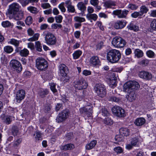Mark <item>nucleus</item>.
Masks as SVG:
<instances>
[{"instance_id": "1", "label": "nucleus", "mask_w": 156, "mask_h": 156, "mask_svg": "<svg viewBox=\"0 0 156 156\" xmlns=\"http://www.w3.org/2000/svg\"><path fill=\"white\" fill-rule=\"evenodd\" d=\"M140 87L138 83L136 81H129L124 85V90L128 94L126 96L128 101L131 102L136 99L135 90L139 89Z\"/></svg>"}, {"instance_id": "2", "label": "nucleus", "mask_w": 156, "mask_h": 156, "mask_svg": "<svg viewBox=\"0 0 156 156\" xmlns=\"http://www.w3.org/2000/svg\"><path fill=\"white\" fill-rule=\"evenodd\" d=\"M107 60L112 63L117 62L121 58L120 52L117 50L112 49L107 50Z\"/></svg>"}, {"instance_id": "3", "label": "nucleus", "mask_w": 156, "mask_h": 156, "mask_svg": "<svg viewBox=\"0 0 156 156\" xmlns=\"http://www.w3.org/2000/svg\"><path fill=\"white\" fill-rule=\"evenodd\" d=\"M48 63L44 58H38L36 60V66L39 70L42 71L46 70L48 67Z\"/></svg>"}, {"instance_id": "4", "label": "nucleus", "mask_w": 156, "mask_h": 156, "mask_svg": "<svg viewBox=\"0 0 156 156\" xmlns=\"http://www.w3.org/2000/svg\"><path fill=\"white\" fill-rule=\"evenodd\" d=\"M112 43L114 47L118 48L124 47L126 43L124 39L121 37L117 36L112 39Z\"/></svg>"}, {"instance_id": "5", "label": "nucleus", "mask_w": 156, "mask_h": 156, "mask_svg": "<svg viewBox=\"0 0 156 156\" xmlns=\"http://www.w3.org/2000/svg\"><path fill=\"white\" fill-rule=\"evenodd\" d=\"M73 83V86L75 88L79 90L86 89L88 86L86 80L82 78L75 81Z\"/></svg>"}, {"instance_id": "6", "label": "nucleus", "mask_w": 156, "mask_h": 156, "mask_svg": "<svg viewBox=\"0 0 156 156\" xmlns=\"http://www.w3.org/2000/svg\"><path fill=\"white\" fill-rule=\"evenodd\" d=\"M9 66L13 70L18 73H20L22 70V66L21 63L16 59H12L10 61Z\"/></svg>"}, {"instance_id": "7", "label": "nucleus", "mask_w": 156, "mask_h": 156, "mask_svg": "<svg viewBox=\"0 0 156 156\" xmlns=\"http://www.w3.org/2000/svg\"><path fill=\"white\" fill-rule=\"evenodd\" d=\"M45 40L46 43L49 45L56 44L57 39L54 34L50 32H48L45 35Z\"/></svg>"}, {"instance_id": "8", "label": "nucleus", "mask_w": 156, "mask_h": 156, "mask_svg": "<svg viewBox=\"0 0 156 156\" xmlns=\"http://www.w3.org/2000/svg\"><path fill=\"white\" fill-rule=\"evenodd\" d=\"M20 6L17 3H13L9 6L7 14L9 16H12L19 10Z\"/></svg>"}, {"instance_id": "9", "label": "nucleus", "mask_w": 156, "mask_h": 156, "mask_svg": "<svg viewBox=\"0 0 156 156\" xmlns=\"http://www.w3.org/2000/svg\"><path fill=\"white\" fill-rule=\"evenodd\" d=\"M94 90L100 97H103L106 94V89L103 85L101 84H96L94 87Z\"/></svg>"}, {"instance_id": "10", "label": "nucleus", "mask_w": 156, "mask_h": 156, "mask_svg": "<svg viewBox=\"0 0 156 156\" xmlns=\"http://www.w3.org/2000/svg\"><path fill=\"white\" fill-rule=\"evenodd\" d=\"M69 111L68 109H66L59 113L56 119V122L60 123L64 121L69 116Z\"/></svg>"}, {"instance_id": "11", "label": "nucleus", "mask_w": 156, "mask_h": 156, "mask_svg": "<svg viewBox=\"0 0 156 156\" xmlns=\"http://www.w3.org/2000/svg\"><path fill=\"white\" fill-rule=\"evenodd\" d=\"M112 113L117 117H124L126 115L124 110L119 106H114L112 108Z\"/></svg>"}, {"instance_id": "12", "label": "nucleus", "mask_w": 156, "mask_h": 156, "mask_svg": "<svg viewBox=\"0 0 156 156\" xmlns=\"http://www.w3.org/2000/svg\"><path fill=\"white\" fill-rule=\"evenodd\" d=\"M80 113L83 116L90 117L92 112V108L91 106H87L81 108L80 109Z\"/></svg>"}, {"instance_id": "13", "label": "nucleus", "mask_w": 156, "mask_h": 156, "mask_svg": "<svg viewBox=\"0 0 156 156\" xmlns=\"http://www.w3.org/2000/svg\"><path fill=\"white\" fill-rule=\"evenodd\" d=\"M129 12V11L127 10H122L121 9H118L114 11L112 14L117 16L119 18H123L126 17Z\"/></svg>"}, {"instance_id": "14", "label": "nucleus", "mask_w": 156, "mask_h": 156, "mask_svg": "<svg viewBox=\"0 0 156 156\" xmlns=\"http://www.w3.org/2000/svg\"><path fill=\"white\" fill-rule=\"evenodd\" d=\"M139 76L140 78L147 80H151L153 77L151 73L145 71L140 72L139 73Z\"/></svg>"}, {"instance_id": "15", "label": "nucleus", "mask_w": 156, "mask_h": 156, "mask_svg": "<svg viewBox=\"0 0 156 156\" xmlns=\"http://www.w3.org/2000/svg\"><path fill=\"white\" fill-rule=\"evenodd\" d=\"M127 22L125 20H118L114 23V27L116 29H120L124 28L126 26Z\"/></svg>"}, {"instance_id": "16", "label": "nucleus", "mask_w": 156, "mask_h": 156, "mask_svg": "<svg viewBox=\"0 0 156 156\" xmlns=\"http://www.w3.org/2000/svg\"><path fill=\"white\" fill-rule=\"evenodd\" d=\"M25 95V91L23 90H18L16 94V102L20 103L24 99Z\"/></svg>"}, {"instance_id": "17", "label": "nucleus", "mask_w": 156, "mask_h": 156, "mask_svg": "<svg viewBox=\"0 0 156 156\" xmlns=\"http://www.w3.org/2000/svg\"><path fill=\"white\" fill-rule=\"evenodd\" d=\"M90 63L93 66L100 65L101 62L99 57L97 56H93L90 59Z\"/></svg>"}, {"instance_id": "18", "label": "nucleus", "mask_w": 156, "mask_h": 156, "mask_svg": "<svg viewBox=\"0 0 156 156\" xmlns=\"http://www.w3.org/2000/svg\"><path fill=\"white\" fill-rule=\"evenodd\" d=\"M3 122L6 125L10 124L12 121L13 117L11 115H3L1 116Z\"/></svg>"}, {"instance_id": "19", "label": "nucleus", "mask_w": 156, "mask_h": 156, "mask_svg": "<svg viewBox=\"0 0 156 156\" xmlns=\"http://www.w3.org/2000/svg\"><path fill=\"white\" fill-rule=\"evenodd\" d=\"M112 76L108 80V84L111 87L114 88L116 85L117 77L115 76V74L113 73L112 74Z\"/></svg>"}, {"instance_id": "20", "label": "nucleus", "mask_w": 156, "mask_h": 156, "mask_svg": "<svg viewBox=\"0 0 156 156\" xmlns=\"http://www.w3.org/2000/svg\"><path fill=\"white\" fill-rule=\"evenodd\" d=\"M11 17H13L14 19L16 20H21L24 17V12L22 10H19Z\"/></svg>"}, {"instance_id": "21", "label": "nucleus", "mask_w": 156, "mask_h": 156, "mask_svg": "<svg viewBox=\"0 0 156 156\" xmlns=\"http://www.w3.org/2000/svg\"><path fill=\"white\" fill-rule=\"evenodd\" d=\"M120 134L122 136H127L129 135V131L128 129L125 128H121L119 130Z\"/></svg>"}, {"instance_id": "22", "label": "nucleus", "mask_w": 156, "mask_h": 156, "mask_svg": "<svg viewBox=\"0 0 156 156\" xmlns=\"http://www.w3.org/2000/svg\"><path fill=\"white\" fill-rule=\"evenodd\" d=\"M145 119L144 118H139L136 119L134 123L137 126H141L145 123Z\"/></svg>"}, {"instance_id": "23", "label": "nucleus", "mask_w": 156, "mask_h": 156, "mask_svg": "<svg viewBox=\"0 0 156 156\" xmlns=\"http://www.w3.org/2000/svg\"><path fill=\"white\" fill-rule=\"evenodd\" d=\"M59 68L61 74H65L67 73L68 71L67 67L64 64H61L59 65Z\"/></svg>"}, {"instance_id": "24", "label": "nucleus", "mask_w": 156, "mask_h": 156, "mask_svg": "<svg viewBox=\"0 0 156 156\" xmlns=\"http://www.w3.org/2000/svg\"><path fill=\"white\" fill-rule=\"evenodd\" d=\"M86 17L88 20H90V22H92V20H93L94 21H96L98 19V16L95 13H88L86 15Z\"/></svg>"}, {"instance_id": "25", "label": "nucleus", "mask_w": 156, "mask_h": 156, "mask_svg": "<svg viewBox=\"0 0 156 156\" xmlns=\"http://www.w3.org/2000/svg\"><path fill=\"white\" fill-rule=\"evenodd\" d=\"M78 9L80 10L81 12H84L86 10V7L83 2H80L77 5Z\"/></svg>"}, {"instance_id": "26", "label": "nucleus", "mask_w": 156, "mask_h": 156, "mask_svg": "<svg viewBox=\"0 0 156 156\" xmlns=\"http://www.w3.org/2000/svg\"><path fill=\"white\" fill-rule=\"evenodd\" d=\"M104 6L107 8H111L112 6L115 5V1L112 0H107L104 3Z\"/></svg>"}, {"instance_id": "27", "label": "nucleus", "mask_w": 156, "mask_h": 156, "mask_svg": "<svg viewBox=\"0 0 156 156\" xmlns=\"http://www.w3.org/2000/svg\"><path fill=\"white\" fill-rule=\"evenodd\" d=\"M97 142L96 140H93L89 143L87 144L86 146V149L90 150L94 148L96 145Z\"/></svg>"}, {"instance_id": "28", "label": "nucleus", "mask_w": 156, "mask_h": 156, "mask_svg": "<svg viewBox=\"0 0 156 156\" xmlns=\"http://www.w3.org/2000/svg\"><path fill=\"white\" fill-rule=\"evenodd\" d=\"M149 11L148 8L145 5H142L140 7V11H139L142 16L144 14H146Z\"/></svg>"}, {"instance_id": "29", "label": "nucleus", "mask_w": 156, "mask_h": 156, "mask_svg": "<svg viewBox=\"0 0 156 156\" xmlns=\"http://www.w3.org/2000/svg\"><path fill=\"white\" fill-rule=\"evenodd\" d=\"M75 147L74 145L71 144H66L62 147V149L65 150H70L73 149Z\"/></svg>"}, {"instance_id": "30", "label": "nucleus", "mask_w": 156, "mask_h": 156, "mask_svg": "<svg viewBox=\"0 0 156 156\" xmlns=\"http://www.w3.org/2000/svg\"><path fill=\"white\" fill-rule=\"evenodd\" d=\"M38 94L41 98H43L48 94V91L47 89H41L39 91Z\"/></svg>"}, {"instance_id": "31", "label": "nucleus", "mask_w": 156, "mask_h": 156, "mask_svg": "<svg viewBox=\"0 0 156 156\" xmlns=\"http://www.w3.org/2000/svg\"><path fill=\"white\" fill-rule=\"evenodd\" d=\"M21 42V41L12 38L10 39L9 42L10 44L14 45L15 47H17L19 46L20 43Z\"/></svg>"}, {"instance_id": "32", "label": "nucleus", "mask_w": 156, "mask_h": 156, "mask_svg": "<svg viewBox=\"0 0 156 156\" xmlns=\"http://www.w3.org/2000/svg\"><path fill=\"white\" fill-rule=\"evenodd\" d=\"M134 53L135 56L138 58L142 57L144 53L143 51L139 49H136Z\"/></svg>"}, {"instance_id": "33", "label": "nucleus", "mask_w": 156, "mask_h": 156, "mask_svg": "<svg viewBox=\"0 0 156 156\" xmlns=\"http://www.w3.org/2000/svg\"><path fill=\"white\" fill-rule=\"evenodd\" d=\"M61 75L60 80L61 81L66 82L69 81L70 78L67 75V73Z\"/></svg>"}, {"instance_id": "34", "label": "nucleus", "mask_w": 156, "mask_h": 156, "mask_svg": "<svg viewBox=\"0 0 156 156\" xmlns=\"http://www.w3.org/2000/svg\"><path fill=\"white\" fill-rule=\"evenodd\" d=\"M4 51L6 53L9 54L13 51V49L12 46L8 45L4 47Z\"/></svg>"}, {"instance_id": "35", "label": "nucleus", "mask_w": 156, "mask_h": 156, "mask_svg": "<svg viewBox=\"0 0 156 156\" xmlns=\"http://www.w3.org/2000/svg\"><path fill=\"white\" fill-rule=\"evenodd\" d=\"M2 26L4 27H12L13 26V23H11L9 21H3L2 23Z\"/></svg>"}, {"instance_id": "36", "label": "nucleus", "mask_w": 156, "mask_h": 156, "mask_svg": "<svg viewBox=\"0 0 156 156\" xmlns=\"http://www.w3.org/2000/svg\"><path fill=\"white\" fill-rule=\"evenodd\" d=\"M109 101L115 102H119L120 101V99L118 97H115L114 96H112L109 97Z\"/></svg>"}, {"instance_id": "37", "label": "nucleus", "mask_w": 156, "mask_h": 156, "mask_svg": "<svg viewBox=\"0 0 156 156\" xmlns=\"http://www.w3.org/2000/svg\"><path fill=\"white\" fill-rule=\"evenodd\" d=\"M82 51L78 50L75 51L73 54V56L74 59H78L81 55Z\"/></svg>"}, {"instance_id": "38", "label": "nucleus", "mask_w": 156, "mask_h": 156, "mask_svg": "<svg viewBox=\"0 0 156 156\" xmlns=\"http://www.w3.org/2000/svg\"><path fill=\"white\" fill-rule=\"evenodd\" d=\"M130 30H133L134 31H137L139 30V27L132 24H130L127 27Z\"/></svg>"}, {"instance_id": "39", "label": "nucleus", "mask_w": 156, "mask_h": 156, "mask_svg": "<svg viewBox=\"0 0 156 156\" xmlns=\"http://www.w3.org/2000/svg\"><path fill=\"white\" fill-rule=\"evenodd\" d=\"M29 51L27 49L24 48L20 51V52L19 54L21 56L26 57L29 54Z\"/></svg>"}, {"instance_id": "40", "label": "nucleus", "mask_w": 156, "mask_h": 156, "mask_svg": "<svg viewBox=\"0 0 156 156\" xmlns=\"http://www.w3.org/2000/svg\"><path fill=\"white\" fill-rule=\"evenodd\" d=\"M39 34L36 33L34 34L33 37L28 39V41H34L38 40L39 36Z\"/></svg>"}, {"instance_id": "41", "label": "nucleus", "mask_w": 156, "mask_h": 156, "mask_svg": "<svg viewBox=\"0 0 156 156\" xmlns=\"http://www.w3.org/2000/svg\"><path fill=\"white\" fill-rule=\"evenodd\" d=\"M104 122L106 125H111L113 124V121L110 118L108 117L104 119Z\"/></svg>"}, {"instance_id": "42", "label": "nucleus", "mask_w": 156, "mask_h": 156, "mask_svg": "<svg viewBox=\"0 0 156 156\" xmlns=\"http://www.w3.org/2000/svg\"><path fill=\"white\" fill-rule=\"evenodd\" d=\"M74 20L75 21L78 22L80 23L82 22H84L85 21V19L84 18L79 16L75 17H74Z\"/></svg>"}, {"instance_id": "43", "label": "nucleus", "mask_w": 156, "mask_h": 156, "mask_svg": "<svg viewBox=\"0 0 156 156\" xmlns=\"http://www.w3.org/2000/svg\"><path fill=\"white\" fill-rule=\"evenodd\" d=\"M128 8L132 10H136L138 8V6L133 3H130L128 6Z\"/></svg>"}, {"instance_id": "44", "label": "nucleus", "mask_w": 156, "mask_h": 156, "mask_svg": "<svg viewBox=\"0 0 156 156\" xmlns=\"http://www.w3.org/2000/svg\"><path fill=\"white\" fill-rule=\"evenodd\" d=\"M27 9L30 11L31 13H37L38 12V11L37 9L33 6H30L27 8Z\"/></svg>"}, {"instance_id": "45", "label": "nucleus", "mask_w": 156, "mask_h": 156, "mask_svg": "<svg viewBox=\"0 0 156 156\" xmlns=\"http://www.w3.org/2000/svg\"><path fill=\"white\" fill-rule=\"evenodd\" d=\"M25 22L26 24L28 25L31 24L33 22V19L31 16H28L26 18Z\"/></svg>"}, {"instance_id": "46", "label": "nucleus", "mask_w": 156, "mask_h": 156, "mask_svg": "<svg viewBox=\"0 0 156 156\" xmlns=\"http://www.w3.org/2000/svg\"><path fill=\"white\" fill-rule=\"evenodd\" d=\"M35 46L37 51L40 52L42 51V46L40 42L39 41H37L35 42Z\"/></svg>"}, {"instance_id": "47", "label": "nucleus", "mask_w": 156, "mask_h": 156, "mask_svg": "<svg viewBox=\"0 0 156 156\" xmlns=\"http://www.w3.org/2000/svg\"><path fill=\"white\" fill-rule=\"evenodd\" d=\"M19 130L17 127L16 126H13L12 128V135L16 136L18 133Z\"/></svg>"}, {"instance_id": "48", "label": "nucleus", "mask_w": 156, "mask_h": 156, "mask_svg": "<svg viewBox=\"0 0 156 156\" xmlns=\"http://www.w3.org/2000/svg\"><path fill=\"white\" fill-rule=\"evenodd\" d=\"M35 133L36 134V136L35 137L36 140H41L42 136V133L39 131H36Z\"/></svg>"}, {"instance_id": "49", "label": "nucleus", "mask_w": 156, "mask_h": 156, "mask_svg": "<svg viewBox=\"0 0 156 156\" xmlns=\"http://www.w3.org/2000/svg\"><path fill=\"white\" fill-rule=\"evenodd\" d=\"M146 54L147 56L150 58H154V53L152 51L149 50L146 52Z\"/></svg>"}, {"instance_id": "50", "label": "nucleus", "mask_w": 156, "mask_h": 156, "mask_svg": "<svg viewBox=\"0 0 156 156\" xmlns=\"http://www.w3.org/2000/svg\"><path fill=\"white\" fill-rule=\"evenodd\" d=\"M150 26L153 30H156V19H154L152 21L151 23Z\"/></svg>"}, {"instance_id": "51", "label": "nucleus", "mask_w": 156, "mask_h": 156, "mask_svg": "<svg viewBox=\"0 0 156 156\" xmlns=\"http://www.w3.org/2000/svg\"><path fill=\"white\" fill-rule=\"evenodd\" d=\"M149 60L145 58L142 59L140 62V65H142L143 66H145L147 65L149 63Z\"/></svg>"}, {"instance_id": "52", "label": "nucleus", "mask_w": 156, "mask_h": 156, "mask_svg": "<svg viewBox=\"0 0 156 156\" xmlns=\"http://www.w3.org/2000/svg\"><path fill=\"white\" fill-rule=\"evenodd\" d=\"M50 89L54 93L56 92L57 90L55 88V84L53 83H50Z\"/></svg>"}, {"instance_id": "53", "label": "nucleus", "mask_w": 156, "mask_h": 156, "mask_svg": "<svg viewBox=\"0 0 156 156\" xmlns=\"http://www.w3.org/2000/svg\"><path fill=\"white\" fill-rule=\"evenodd\" d=\"M66 7L67 8V11L69 12H74L75 11V9L74 6L72 5H70L67 6Z\"/></svg>"}, {"instance_id": "54", "label": "nucleus", "mask_w": 156, "mask_h": 156, "mask_svg": "<svg viewBox=\"0 0 156 156\" xmlns=\"http://www.w3.org/2000/svg\"><path fill=\"white\" fill-rule=\"evenodd\" d=\"M131 16L134 18H136L138 16H142L140 12L137 11L134 12L133 13L131 14Z\"/></svg>"}, {"instance_id": "55", "label": "nucleus", "mask_w": 156, "mask_h": 156, "mask_svg": "<svg viewBox=\"0 0 156 156\" xmlns=\"http://www.w3.org/2000/svg\"><path fill=\"white\" fill-rule=\"evenodd\" d=\"M55 18L56 22L59 23L62 22L63 18L61 16L58 15V16H55Z\"/></svg>"}, {"instance_id": "56", "label": "nucleus", "mask_w": 156, "mask_h": 156, "mask_svg": "<svg viewBox=\"0 0 156 156\" xmlns=\"http://www.w3.org/2000/svg\"><path fill=\"white\" fill-rule=\"evenodd\" d=\"M22 139L21 138L18 139L16 141H15L14 143V147H16L19 145L21 142Z\"/></svg>"}, {"instance_id": "57", "label": "nucleus", "mask_w": 156, "mask_h": 156, "mask_svg": "<svg viewBox=\"0 0 156 156\" xmlns=\"http://www.w3.org/2000/svg\"><path fill=\"white\" fill-rule=\"evenodd\" d=\"M64 4V3H62L58 5V8L62 12H65L66 11V9L65 8Z\"/></svg>"}, {"instance_id": "58", "label": "nucleus", "mask_w": 156, "mask_h": 156, "mask_svg": "<svg viewBox=\"0 0 156 156\" xmlns=\"http://www.w3.org/2000/svg\"><path fill=\"white\" fill-rule=\"evenodd\" d=\"M114 151L118 154H120L122 152V149L120 147H117L114 148Z\"/></svg>"}, {"instance_id": "59", "label": "nucleus", "mask_w": 156, "mask_h": 156, "mask_svg": "<svg viewBox=\"0 0 156 156\" xmlns=\"http://www.w3.org/2000/svg\"><path fill=\"white\" fill-rule=\"evenodd\" d=\"M90 2L92 5L95 6L98 5L99 1L98 0H90Z\"/></svg>"}, {"instance_id": "60", "label": "nucleus", "mask_w": 156, "mask_h": 156, "mask_svg": "<svg viewBox=\"0 0 156 156\" xmlns=\"http://www.w3.org/2000/svg\"><path fill=\"white\" fill-rule=\"evenodd\" d=\"M51 27L53 29H56L57 28H61L62 26L60 24L54 23L52 24Z\"/></svg>"}, {"instance_id": "61", "label": "nucleus", "mask_w": 156, "mask_h": 156, "mask_svg": "<svg viewBox=\"0 0 156 156\" xmlns=\"http://www.w3.org/2000/svg\"><path fill=\"white\" fill-rule=\"evenodd\" d=\"M27 31L28 35L30 36H33L34 34V31L30 28H29Z\"/></svg>"}, {"instance_id": "62", "label": "nucleus", "mask_w": 156, "mask_h": 156, "mask_svg": "<svg viewBox=\"0 0 156 156\" xmlns=\"http://www.w3.org/2000/svg\"><path fill=\"white\" fill-rule=\"evenodd\" d=\"M103 45V42L102 41H100L96 45V49L100 50L102 48Z\"/></svg>"}, {"instance_id": "63", "label": "nucleus", "mask_w": 156, "mask_h": 156, "mask_svg": "<svg viewBox=\"0 0 156 156\" xmlns=\"http://www.w3.org/2000/svg\"><path fill=\"white\" fill-rule=\"evenodd\" d=\"M138 141V140L137 138L135 137L133 138L131 141V144L133 146H135Z\"/></svg>"}, {"instance_id": "64", "label": "nucleus", "mask_w": 156, "mask_h": 156, "mask_svg": "<svg viewBox=\"0 0 156 156\" xmlns=\"http://www.w3.org/2000/svg\"><path fill=\"white\" fill-rule=\"evenodd\" d=\"M150 16L151 17H156V10H151Z\"/></svg>"}]
</instances>
